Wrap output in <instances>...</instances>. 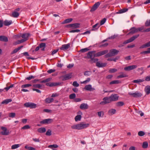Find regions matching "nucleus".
Returning a JSON list of instances; mask_svg holds the SVG:
<instances>
[{
  "instance_id": "nucleus-1",
  "label": "nucleus",
  "mask_w": 150,
  "mask_h": 150,
  "mask_svg": "<svg viewBox=\"0 0 150 150\" xmlns=\"http://www.w3.org/2000/svg\"><path fill=\"white\" fill-rule=\"evenodd\" d=\"M96 51H92L88 52L87 54V58L91 59L89 62L91 64L95 63L98 60V59L94 58L95 57H96Z\"/></svg>"
},
{
  "instance_id": "nucleus-2",
  "label": "nucleus",
  "mask_w": 150,
  "mask_h": 150,
  "mask_svg": "<svg viewBox=\"0 0 150 150\" xmlns=\"http://www.w3.org/2000/svg\"><path fill=\"white\" fill-rule=\"evenodd\" d=\"M89 125V124L88 123L85 124L83 122H81L79 124L72 126L71 127L73 129L80 130L88 127Z\"/></svg>"
},
{
  "instance_id": "nucleus-3",
  "label": "nucleus",
  "mask_w": 150,
  "mask_h": 150,
  "mask_svg": "<svg viewBox=\"0 0 150 150\" xmlns=\"http://www.w3.org/2000/svg\"><path fill=\"white\" fill-rule=\"evenodd\" d=\"M52 79V78H49L42 81L40 82V83H46V85L50 87L55 86L59 85L60 83H48Z\"/></svg>"
},
{
  "instance_id": "nucleus-4",
  "label": "nucleus",
  "mask_w": 150,
  "mask_h": 150,
  "mask_svg": "<svg viewBox=\"0 0 150 150\" xmlns=\"http://www.w3.org/2000/svg\"><path fill=\"white\" fill-rule=\"evenodd\" d=\"M139 36V34H138V35L133 36L132 37L130 38L129 39L124 41L123 42V43H122V44L119 45H118V47H122L124 46V44H127L129 43H130V42H132L134 40H135Z\"/></svg>"
},
{
  "instance_id": "nucleus-5",
  "label": "nucleus",
  "mask_w": 150,
  "mask_h": 150,
  "mask_svg": "<svg viewBox=\"0 0 150 150\" xmlns=\"http://www.w3.org/2000/svg\"><path fill=\"white\" fill-rule=\"evenodd\" d=\"M119 51L115 49H113L110 50L108 53H107L105 55V58H108L115 56L119 52Z\"/></svg>"
},
{
  "instance_id": "nucleus-6",
  "label": "nucleus",
  "mask_w": 150,
  "mask_h": 150,
  "mask_svg": "<svg viewBox=\"0 0 150 150\" xmlns=\"http://www.w3.org/2000/svg\"><path fill=\"white\" fill-rule=\"evenodd\" d=\"M24 106L26 108H35L37 107V105L33 103L27 102L24 103Z\"/></svg>"
},
{
  "instance_id": "nucleus-7",
  "label": "nucleus",
  "mask_w": 150,
  "mask_h": 150,
  "mask_svg": "<svg viewBox=\"0 0 150 150\" xmlns=\"http://www.w3.org/2000/svg\"><path fill=\"white\" fill-rule=\"evenodd\" d=\"M128 94L131 96L136 98L140 97L142 96V93L139 92L138 91H136L134 93L129 92Z\"/></svg>"
},
{
  "instance_id": "nucleus-8",
  "label": "nucleus",
  "mask_w": 150,
  "mask_h": 150,
  "mask_svg": "<svg viewBox=\"0 0 150 150\" xmlns=\"http://www.w3.org/2000/svg\"><path fill=\"white\" fill-rule=\"evenodd\" d=\"M1 129L3 130L0 132V134L2 135H8L9 134V131L5 127H1Z\"/></svg>"
},
{
  "instance_id": "nucleus-9",
  "label": "nucleus",
  "mask_w": 150,
  "mask_h": 150,
  "mask_svg": "<svg viewBox=\"0 0 150 150\" xmlns=\"http://www.w3.org/2000/svg\"><path fill=\"white\" fill-rule=\"evenodd\" d=\"M53 121V120L49 118L47 119H44L41 121L40 123L41 124H48L51 123Z\"/></svg>"
},
{
  "instance_id": "nucleus-10",
  "label": "nucleus",
  "mask_w": 150,
  "mask_h": 150,
  "mask_svg": "<svg viewBox=\"0 0 150 150\" xmlns=\"http://www.w3.org/2000/svg\"><path fill=\"white\" fill-rule=\"evenodd\" d=\"M108 50H103L99 52L96 53V57H98L105 54L108 53Z\"/></svg>"
},
{
  "instance_id": "nucleus-11",
  "label": "nucleus",
  "mask_w": 150,
  "mask_h": 150,
  "mask_svg": "<svg viewBox=\"0 0 150 150\" xmlns=\"http://www.w3.org/2000/svg\"><path fill=\"white\" fill-rule=\"evenodd\" d=\"M119 98V96L117 94H112L110 96V99L111 101H114L118 100Z\"/></svg>"
},
{
  "instance_id": "nucleus-12",
  "label": "nucleus",
  "mask_w": 150,
  "mask_h": 150,
  "mask_svg": "<svg viewBox=\"0 0 150 150\" xmlns=\"http://www.w3.org/2000/svg\"><path fill=\"white\" fill-rule=\"evenodd\" d=\"M137 67L136 65H133L128 66L124 68V70L126 71H129L136 68Z\"/></svg>"
},
{
  "instance_id": "nucleus-13",
  "label": "nucleus",
  "mask_w": 150,
  "mask_h": 150,
  "mask_svg": "<svg viewBox=\"0 0 150 150\" xmlns=\"http://www.w3.org/2000/svg\"><path fill=\"white\" fill-rule=\"evenodd\" d=\"M100 3L99 2L96 3L93 6L90 10L91 12L93 11L96 10L98 7L100 6Z\"/></svg>"
},
{
  "instance_id": "nucleus-14",
  "label": "nucleus",
  "mask_w": 150,
  "mask_h": 150,
  "mask_svg": "<svg viewBox=\"0 0 150 150\" xmlns=\"http://www.w3.org/2000/svg\"><path fill=\"white\" fill-rule=\"evenodd\" d=\"M70 44L69 43L67 44L62 45L60 48V49L62 50L65 51L68 49L70 47Z\"/></svg>"
},
{
  "instance_id": "nucleus-15",
  "label": "nucleus",
  "mask_w": 150,
  "mask_h": 150,
  "mask_svg": "<svg viewBox=\"0 0 150 150\" xmlns=\"http://www.w3.org/2000/svg\"><path fill=\"white\" fill-rule=\"evenodd\" d=\"M130 30V31L128 33V35L133 34L138 32L137 28L134 27L131 28Z\"/></svg>"
},
{
  "instance_id": "nucleus-16",
  "label": "nucleus",
  "mask_w": 150,
  "mask_h": 150,
  "mask_svg": "<svg viewBox=\"0 0 150 150\" xmlns=\"http://www.w3.org/2000/svg\"><path fill=\"white\" fill-rule=\"evenodd\" d=\"M63 78V81H65L71 78V74H66L62 76Z\"/></svg>"
},
{
  "instance_id": "nucleus-17",
  "label": "nucleus",
  "mask_w": 150,
  "mask_h": 150,
  "mask_svg": "<svg viewBox=\"0 0 150 150\" xmlns=\"http://www.w3.org/2000/svg\"><path fill=\"white\" fill-rule=\"evenodd\" d=\"M84 89L86 90L90 91H93L95 89L94 88H92L91 85L90 84L86 85Z\"/></svg>"
},
{
  "instance_id": "nucleus-18",
  "label": "nucleus",
  "mask_w": 150,
  "mask_h": 150,
  "mask_svg": "<svg viewBox=\"0 0 150 150\" xmlns=\"http://www.w3.org/2000/svg\"><path fill=\"white\" fill-rule=\"evenodd\" d=\"M0 41L4 42H7L8 41V38L4 35L0 36Z\"/></svg>"
},
{
  "instance_id": "nucleus-19",
  "label": "nucleus",
  "mask_w": 150,
  "mask_h": 150,
  "mask_svg": "<svg viewBox=\"0 0 150 150\" xmlns=\"http://www.w3.org/2000/svg\"><path fill=\"white\" fill-rule=\"evenodd\" d=\"M80 108L83 110L86 109L88 108V106L86 103H83L80 105Z\"/></svg>"
},
{
  "instance_id": "nucleus-20",
  "label": "nucleus",
  "mask_w": 150,
  "mask_h": 150,
  "mask_svg": "<svg viewBox=\"0 0 150 150\" xmlns=\"http://www.w3.org/2000/svg\"><path fill=\"white\" fill-rule=\"evenodd\" d=\"M150 47V41L141 45L139 47L140 49H143Z\"/></svg>"
},
{
  "instance_id": "nucleus-21",
  "label": "nucleus",
  "mask_w": 150,
  "mask_h": 150,
  "mask_svg": "<svg viewBox=\"0 0 150 150\" xmlns=\"http://www.w3.org/2000/svg\"><path fill=\"white\" fill-rule=\"evenodd\" d=\"M96 63V66L99 67H103L106 66V64L105 63H101L99 62H98Z\"/></svg>"
},
{
  "instance_id": "nucleus-22",
  "label": "nucleus",
  "mask_w": 150,
  "mask_h": 150,
  "mask_svg": "<svg viewBox=\"0 0 150 150\" xmlns=\"http://www.w3.org/2000/svg\"><path fill=\"white\" fill-rule=\"evenodd\" d=\"M71 27H73L74 28H76L79 27L80 24L78 23L70 24L69 25Z\"/></svg>"
},
{
  "instance_id": "nucleus-23",
  "label": "nucleus",
  "mask_w": 150,
  "mask_h": 150,
  "mask_svg": "<svg viewBox=\"0 0 150 150\" xmlns=\"http://www.w3.org/2000/svg\"><path fill=\"white\" fill-rule=\"evenodd\" d=\"M100 25L99 23H97L93 25L92 26V28L91 29V31H95L97 30L100 27Z\"/></svg>"
},
{
  "instance_id": "nucleus-24",
  "label": "nucleus",
  "mask_w": 150,
  "mask_h": 150,
  "mask_svg": "<svg viewBox=\"0 0 150 150\" xmlns=\"http://www.w3.org/2000/svg\"><path fill=\"white\" fill-rule=\"evenodd\" d=\"M144 91L146 94L149 95L150 93V86H146L145 88Z\"/></svg>"
},
{
  "instance_id": "nucleus-25",
  "label": "nucleus",
  "mask_w": 150,
  "mask_h": 150,
  "mask_svg": "<svg viewBox=\"0 0 150 150\" xmlns=\"http://www.w3.org/2000/svg\"><path fill=\"white\" fill-rule=\"evenodd\" d=\"M116 111V110L115 109H111L108 111V114L110 115H112L115 113Z\"/></svg>"
},
{
  "instance_id": "nucleus-26",
  "label": "nucleus",
  "mask_w": 150,
  "mask_h": 150,
  "mask_svg": "<svg viewBox=\"0 0 150 150\" xmlns=\"http://www.w3.org/2000/svg\"><path fill=\"white\" fill-rule=\"evenodd\" d=\"M19 13L18 12L14 11L12 12L11 16L13 17L17 18L19 16Z\"/></svg>"
},
{
  "instance_id": "nucleus-27",
  "label": "nucleus",
  "mask_w": 150,
  "mask_h": 150,
  "mask_svg": "<svg viewBox=\"0 0 150 150\" xmlns=\"http://www.w3.org/2000/svg\"><path fill=\"white\" fill-rule=\"evenodd\" d=\"M12 101V99H7L4 100H3V101L1 102V103L2 104H8L9 102H11Z\"/></svg>"
},
{
  "instance_id": "nucleus-28",
  "label": "nucleus",
  "mask_w": 150,
  "mask_h": 150,
  "mask_svg": "<svg viewBox=\"0 0 150 150\" xmlns=\"http://www.w3.org/2000/svg\"><path fill=\"white\" fill-rule=\"evenodd\" d=\"M12 23V21L11 20L8 21L6 20L4 21L3 23L5 26H8L11 25Z\"/></svg>"
},
{
  "instance_id": "nucleus-29",
  "label": "nucleus",
  "mask_w": 150,
  "mask_h": 150,
  "mask_svg": "<svg viewBox=\"0 0 150 150\" xmlns=\"http://www.w3.org/2000/svg\"><path fill=\"white\" fill-rule=\"evenodd\" d=\"M37 131L40 133H43L46 132V129L45 127H41L38 129Z\"/></svg>"
},
{
  "instance_id": "nucleus-30",
  "label": "nucleus",
  "mask_w": 150,
  "mask_h": 150,
  "mask_svg": "<svg viewBox=\"0 0 150 150\" xmlns=\"http://www.w3.org/2000/svg\"><path fill=\"white\" fill-rule=\"evenodd\" d=\"M45 46L46 44L45 43H41L39 45V47L40 48H42L41 50L42 51H44L45 50Z\"/></svg>"
},
{
  "instance_id": "nucleus-31",
  "label": "nucleus",
  "mask_w": 150,
  "mask_h": 150,
  "mask_svg": "<svg viewBox=\"0 0 150 150\" xmlns=\"http://www.w3.org/2000/svg\"><path fill=\"white\" fill-rule=\"evenodd\" d=\"M103 100L105 101L106 104L109 103L111 102L110 97H106L103 98Z\"/></svg>"
},
{
  "instance_id": "nucleus-32",
  "label": "nucleus",
  "mask_w": 150,
  "mask_h": 150,
  "mask_svg": "<svg viewBox=\"0 0 150 150\" xmlns=\"http://www.w3.org/2000/svg\"><path fill=\"white\" fill-rule=\"evenodd\" d=\"M54 100V99L52 98H46L45 99V102L47 103H48L52 102Z\"/></svg>"
},
{
  "instance_id": "nucleus-33",
  "label": "nucleus",
  "mask_w": 150,
  "mask_h": 150,
  "mask_svg": "<svg viewBox=\"0 0 150 150\" xmlns=\"http://www.w3.org/2000/svg\"><path fill=\"white\" fill-rule=\"evenodd\" d=\"M150 53V47L147 49L146 51H144L140 52V54H147Z\"/></svg>"
},
{
  "instance_id": "nucleus-34",
  "label": "nucleus",
  "mask_w": 150,
  "mask_h": 150,
  "mask_svg": "<svg viewBox=\"0 0 150 150\" xmlns=\"http://www.w3.org/2000/svg\"><path fill=\"white\" fill-rule=\"evenodd\" d=\"M30 35V34L28 33L23 34L21 36V37L23 39H28Z\"/></svg>"
},
{
  "instance_id": "nucleus-35",
  "label": "nucleus",
  "mask_w": 150,
  "mask_h": 150,
  "mask_svg": "<svg viewBox=\"0 0 150 150\" xmlns=\"http://www.w3.org/2000/svg\"><path fill=\"white\" fill-rule=\"evenodd\" d=\"M148 142L145 141L143 143L142 146L143 149H146L148 147Z\"/></svg>"
},
{
  "instance_id": "nucleus-36",
  "label": "nucleus",
  "mask_w": 150,
  "mask_h": 150,
  "mask_svg": "<svg viewBox=\"0 0 150 150\" xmlns=\"http://www.w3.org/2000/svg\"><path fill=\"white\" fill-rule=\"evenodd\" d=\"M73 20L72 18H69L65 19L62 23V24L68 23L71 22Z\"/></svg>"
},
{
  "instance_id": "nucleus-37",
  "label": "nucleus",
  "mask_w": 150,
  "mask_h": 150,
  "mask_svg": "<svg viewBox=\"0 0 150 150\" xmlns=\"http://www.w3.org/2000/svg\"><path fill=\"white\" fill-rule=\"evenodd\" d=\"M144 81V79H139L134 80L132 82L134 83H139L140 82H143Z\"/></svg>"
},
{
  "instance_id": "nucleus-38",
  "label": "nucleus",
  "mask_w": 150,
  "mask_h": 150,
  "mask_svg": "<svg viewBox=\"0 0 150 150\" xmlns=\"http://www.w3.org/2000/svg\"><path fill=\"white\" fill-rule=\"evenodd\" d=\"M33 87L35 88L41 89L42 88V85L40 84H35L33 85Z\"/></svg>"
},
{
  "instance_id": "nucleus-39",
  "label": "nucleus",
  "mask_w": 150,
  "mask_h": 150,
  "mask_svg": "<svg viewBox=\"0 0 150 150\" xmlns=\"http://www.w3.org/2000/svg\"><path fill=\"white\" fill-rule=\"evenodd\" d=\"M124 103L122 101H120L117 102L116 104V105L117 107L121 106L124 105Z\"/></svg>"
},
{
  "instance_id": "nucleus-40",
  "label": "nucleus",
  "mask_w": 150,
  "mask_h": 150,
  "mask_svg": "<svg viewBox=\"0 0 150 150\" xmlns=\"http://www.w3.org/2000/svg\"><path fill=\"white\" fill-rule=\"evenodd\" d=\"M128 11L127 8H124L120 10L118 12H117V13H121L127 11Z\"/></svg>"
},
{
  "instance_id": "nucleus-41",
  "label": "nucleus",
  "mask_w": 150,
  "mask_h": 150,
  "mask_svg": "<svg viewBox=\"0 0 150 150\" xmlns=\"http://www.w3.org/2000/svg\"><path fill=\"white\" fill-rule=\"evenodd\" d=\"M81 116L80 115H78L76 116L75 118V120L77 122L78 121L81 120Z\"/></svg>"
},
{
  "instance_id": "nucleus-42",
  "label": "nucleus",
  "mask_w": 150,
  "mask_h": 150,
  "mask_svg": "<svg viewBox=\"0 0 150 150\" xmlns=\"http://www.w3.org/2000/svg\"><path fill=\"white\" fill-rule=\"evenodd\" d=\"M25 148L28 150H35V149L31 146H29L28 145L25 146Z\"/></svg>"
},
{
  "instance_id": "nucleus-43",
  "label": "nucleus",
  "mask_w": 150,
  "mask_h": 150,
  "mask_svg": "<svg viewBox=\"0 0 150 150\" xmlns=\"http://www.w3.org/2000/svg\"><path fill=\"white\" fill-rule=\"evenodd\" d=\"M76 97V95L75 93H72L69 96V98L70 99H73L75 98Z\"/></svg>"
},
{
  "instance_id": "nucleus-44",
  "label": "nucleus",
  "mask_w": 150,
  "mask_h": 150,
  "mask_svg": "<svg viewBox=\"0 0 150 150\" xmlns=\"http://www.w3.org/2000/svg\"><path fill=\"white\" fill-rule=\"evenodd\" d=\"M146 27L150 26V19L147 20L145 23Z\"/></svg>"
},
{
  "instance_id": "nucleus-45",
  "label": "nucleus",
  "mask_w": 150,
  "mask_h": 150,
  "mask_svg": "<svg viewBox=\"0 0 150 150\" xmlns=\"http://www.w3.org/2000/svg\"><path fill=\"white\" fill-rule=\"evenodd\" d=\"M98 115L99 117H102L104 115V112L103 111L98 112Z\"/></svg>"
},
{
  "instance_id": "nucleus-46",
  "label": "nucleus",
  "mask_w": 150,
  "mask_h": 150,
  "mask_svg": "<svg viewBox=\"0 0 150 150\" xmlns=\"http://www.w3.org/2000/svg\"><path fill=\"white\" fill-rule=\"evenodd\" d=\"M120 83L118 80H114L110 82L109 83L110 85H112L114 84H118Z\"/></svg>"
},
{
  "instance_id": "nucleus-47",
  "label": "nucleus",
  "mask_w": 150,
  "mask_h": 150,
  "mask_svg": "<svg viewBox=\"0 0 150 150\" xmlns=\"http://www.w3.org/2000/svg\"><path fill=\"white\" fill-rule=\"evenodd\" d=\"M19 147V144H14L12 146L11 149H17Z\"/></svg>"
},
{
  "instance_id": "nucleus-48",
  "label": "nucleus",
  "mask_w": 150,
  "mask_h": 150,
  "mask_svg": "<svg viewBox=\"0 0 150 150\" xmlns=\"http://www.w3.org/2000/svg\"><path fill=\"white\" fill-rule=\"evenodd\" d=\"M31 86L32 85L31 84H25L22 85L21 86V87L22 88H24Z\"/></svg>"
},
{
  "instance_id": "nucleus-49",
  "label": "nucleus",
  "mask_w": 150,
  "mask_h": 150,
  "mask_svg": "<svg viewBox=\"0 0 150 150\" xmlns=\"http://www.w3.org/2000/svg\"><path fill=\"white\" fill-rule=\"evenodd\" d=\"M16 113L14 112H12L9 113L8 116L10 117L13 118L15 117Z\"/></svg>"
},
{
  "instance_id": "nucleus-50",
  "label": "nucleus",
  "mask_w": 150,
  "mask_h": 150,
  "mask_svg": "<svg viewBox=\"0 0 150 150\" xmlns=\"http://www.w3.org/2000/svg\"><path fill=\"white\" fill-rule=\"evenodd\" d=\"M145 134L144 132L142 131H140L138 132V135L140 137L143 136Z\"/></svg>"
},
{
  "instance_id": "nucleus-51",
  "label": "nucleus",
  "mask_w": 150,
  "mask_h": 150,
  "mask_svg": "<svg viewBox=\"0 0 150 150\" xmlns=\"http://www.w3.org/2000/svg\"><path fill=\"white\" fill-rule=\"evenodd\" d=\"M89 50V49L87 48H85L81 49V50H80V51L81 52H87Z\"/></svg>"
},
{
  "instance_id": "nucleus-52",
  "label": "nucleus",
  "mask_w": 150,
  "mask_h": 150,
  "mask_svg": "<svg viewBox=\"0 0 150 150\" xmlns=\"http://www.w3.org/2000/svg\"><path fill=\"white\" fill-rule=\"evenodd\" d=\"M91 72L90 71H87L84 72V75L85 76H89L91 74Z\"/></svg>"
},
{
  "instance_id": "nucleus-53",
  "label": "nucleus",
  "mask_w": 150,
  "mask_h": 150,
  "mask_svg": "<svg viewBox=\"0 0 150 150\" xmlns=\"http://www.w3.org/2000/svg\"><path fill=\"white\" fill-rule=\"evenodd\" d=\"M51 130L50 129H49L46 133V135L47 136H50L51 135Z\"/></svg>"
},
{
  "instance_id": "nucleus-54",
  "label": "nucleus",
  "mask_w": 150,
  "mask_h": 150,
  "mask_svg": "<svg viewBox=\"0 0 150 150\" xmlns=\"http://www.w3.org/2000/svg\"><path fill=\"white\" fill-rule=\"evenodd\" d=\"M30 127L28 125H25L21 128L22 129H30Z\"/></svg>"
},
{
  "instance_id": "nucleus-55",
  "label": "nucleus",
  "mask_w": 150,
  "mask_h": 150,
  "mask_svg": "<svg viewBox=\"0 0 150 150\" xmlns=\"http://www.w3.org/2000/svg\"><path fill=\"white\" fill-rule=\"evenodd\" d=\"M127 76L125 74H121L117 76L118 79L124 77H126Z\"/></svg>"
},
{
  "instance_id": "nucleus-56",
  "label": "nucleus",
  "mask_w": 150,
  "mask_h": 150,
  "mask_svg": "<svg viewBox=\"0 0 150 150\" xmlns=\"http://www.w3.org/2000/svg\"><path fill=\"white\" fill-rule=\"evenodd\" d=\"M117 71V70L115 69H110L109 70V72L110 73H114Z\"/></svg>"
},
{
  "instance_id": "nucleus-57",
  "label": "nucleus",
  "mask_w": 150,
  "mask_h": 150,
  "mask_svg": "<svg viewBox=\"0 0 150 150\" xmlns=\"http://www.w3.org/2000/svg\"><path fill=\"white\" fill-rule=\"evenodd\" d=\"M106 21V19L105 18H103L100 22V26L104 24Z\"/></svg>"
},
{
  "instance_id": "nucleus-58",
  "label": "nucleus",
  "mask_w": 150,
  "mask_h": 150,
  "mask_svg": "<svg viewBox=\"0 0 150 150\" xmlns=\"http://www.w3.org/2000/svg\"><path fill=\"white\" fill-rule=\"evenodd\" d=\"M73 85L75 87H78L79 86V84L76 81H74L73 82Z\"/></svg>"
},
{
  "instance_id": "nucleus-59",
  "label": "nucleus",
  "mask_w": 150,
  "mask_h": 150,
  "mask_svg": "<svg viewBox=\"0 0 150 150\" xmlns=\"http://www.w3.org/2000/svg\"><path fill=\"white\" fill-rule=\"evenodd\" d=\"M19 50L17 48L15 49L13 51H12L11 52V54H13L14 53H16Z\"/></svg>"
},
{
  "instance_id": "nucleus-60",
  "label": "nucleus",
  "mask_w": 150,
  "mask_h": 150,
  "mask_svg": "<svg viewBox=\"0 0 150 150\" xmlns=\"http://www.w3.org/2000/svg\"><path fill=\"white\" fill-rule=\"evenodd\" d=\"M80 31V30L76 29L72 30L69 31L70 33H75V32H79Z\"/></svg>"
},
{
  "instance_id": "nucleus-61",
  "label": "nucleus",
  "mask_w": 150,
  "mask_h": 150,
  "mask_svg": "<svg viewBox=\"0 0 150 150\" xmlns=\"http://www.w3.org/2000/svg\"><path fill=\"white\" fill-rule=\"evenodd\" d=\"M35 78V76H30L29 77H27L26 78V79L28 80H30L32 79H34V78Z\"/></svg>"
},
{
  "instance_id": "nucleus-62",
  "label": "nucleus",
  "mask_w": 150,
  "mask_h": 150,
  "mask_svg": "<svg viewBox=\"0 0 150 150\" xmlns=\"http://www.w3.org/2000/svg\"><path fill=\"white\" fill-rule=\"evenodd\" d=\"M58 147V146L56 144H53L49 146V148L54 147L55 148H57Z\"/></svg>"
},
{
  "instance_id": "nucleus-63",
  "label": "nucleus",
  "mask_w": 150,
  "mask_h": 150,
  "mask_svg": "<svg viewBox=\"0 0 150 150\" xmlns=\"http://www.w3.org/2000/svg\"><path fill=\"white\" fill-rule=\"evenodd\" d=\"M90 81V79L89 78H87V79L85 81H83L82 82V83L85 84L87 82H89Z\"/></svg>"
},
{
  "instance_id": "nucleus-64",
  "label": "nucleus",
  "mask_w": 150,
  "mask_h": 150,
  "mask_svg": "<svg viewBox=\"0 0 150 150\" xmlns=\"http://www.w3.org/2000/svg\"><path fill=\"white\" fill-rule=\"evenodd\" d=\"M55 71V69H50L48 70L47 71V72L49 74H51L52 73L54 72Z\"/></svg>"
}]
</instances>
